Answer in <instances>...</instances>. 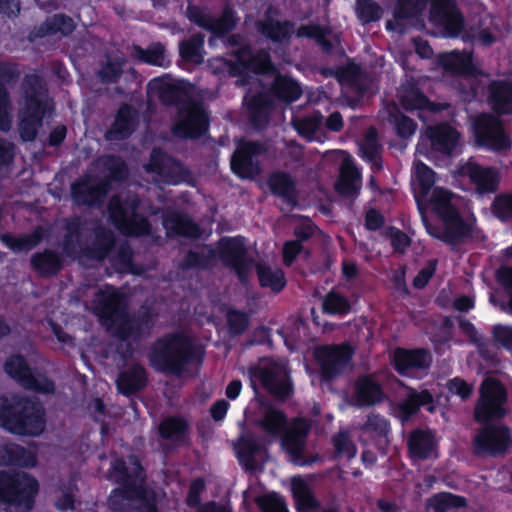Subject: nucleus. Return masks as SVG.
I'll return each mask as SVG.
<instances>
[{"instance_id": "obj_5", "label": "nucleus", "mask_w": 512, "mask_h": 512, "mask_svg": "<svg viewBox=\"0 0 512 512\" xmlns=\"http://www.w3.org/2000/svg\"><path fill=\"white\" fill-rule=\"evenodd\" d=\"M0 426L11 433L38 436L45 428L40 403L17 395L0 397Z\"/></svg>"}, {"instance_id": "obj_4", "label": "nucleus", "mask_w": 512, "mask_h": 512, "mask_svg": "<svg viewBox=\"0 0 512 512\" xmlns=\"http://www.w3.org/2000/svg\"><path fill=\"white\" fill-rule=\"evenodd\" d=\"M109 478L122 484V487L113 490L108 498L110 509L129 511L144 506V512H156L151 503L152 493L143 486L142 468L134 456L129 457L128 462L115 460Z\"/></svg>"}, {"instance_id": "obj_57", "label": "nucleus", "mask_w": 512, "mask_h": 512, "mask_svg": "<svg viewBox=\"0 0 512 512\" xmlns=\"http://www.w3.org/2000/svg\"><path fill=\"white\" fill-rule=\"evenodd\" d=\"M97 168H104V176L122 179L126 175L125 165L120 158L102 157L96 163Z\"/></svg>"}, {"instance_id": "obj_2", "label": "nucleus", "mask_w": 512, "mask_h": 512, "mask_svg": "<svg viewBox=\"0 0 512 512\" xmlns=\"http://www.w3.org/2000/svg\"><path fill=\"white\" fill-rule=\"evenodd\" d=\"M252 405V421L254 424L267 436L282 437V448L288 453L294 464L307 465L308 462L302 460L305 440L309 431L307 421L297 419L287 427L285 414L271 403L260 397H255Z\"/></svg>"}, {"instance_id": "obj_35", "label": "nucleus", "mask_w": 512, "mask_h": 512, "mask_svg": "<svg viewBox=\"0 0 512 512\" xmlns=\"http://www.w3.org/2000/svg\"><path fill=\"white\" fill-rule=\"evenodd\" d=\"M164 228L168 236L182 235L187 237L199 236V228L186 216L179 213H170L164 217Z\"/></svg>"}, {"instance_id": "obj_11", "label": "nucleus", "mask_w": 512, "mask_h": 512, "mask_svg": "<svg viewBox=\"0 0 512 512\" xmlns=\"http://www.w3.org/2000/svg\"><path fill=\"white\" fill-rule=\"evenodd\" d=\"M68 235L64 244V251L71 256L81 259L87 256L96 260L103 259L114 243L113 233L109 230L98 229L95 233V241L91 248L83 250L81 247V224L78 219L68 224Z\"/></svg>"}, {"instance_id": "obj_55", "label": "nucleus", "mask_w": 512, "mask_h": 512, "mask_svg": "<svg viewBox=\"0 0 512 512\" xmlns=\"http://www.w3.org/2000/svg\"><path fill=\"white\" fill-rule=\"evenodd\" d=\"M380 150L377 132L374 128H369L366 132L364 139L360 143V151L362 157L374 162L377 165V156Z\"/></svg>"}, {"instance_id": "obj_42", "label": "nucleus", "mask_w": 512, "mask_h": 512, "mask_svg": "<svg viewBox=\"0 0 512 512\" xmlns=\"http://www.w3.org/2000/svg\"><path fill=\"white\" fill-rule=\"evenodd\" d=\"M420 406H426L429 412H434L435 406L432 404L431 394L426 390L419 393L415 391L410 392L407 398L399 404L402 419L407 420Z\"/></svg>"}, {"instance_id": "obj_48", "label": "nucleus", "mask_w": 512, "mask_h": 512, "mask_svg": "<svg viewBox=\"0 0 512 512\" xmlns=\"http://www.w3.org/2000/svg\"><path fill=\"white\" fill-rule=\"evenodd\" d=\"M298 37H312L314 38L325 51H330L336 44H338V36L331 30L323 29L317 25L302 26L297 30Z\"/></svg>"}, {"instance_id": "obj_26", "label": "nucleus", "mask_w": 512, "mask_h": 512, "mask_svg": "<svg viewBox=\"0 0 512 512\" xmlns=\"http://www.w3.org/2000/svg\"><path fill=\"white\" fill-rule=\"evenodd\" d=\"M342 164L339 180L335 187L339 193L345 196L356 195L361 188V175L355 167L352 158L345 152H341Z\"/></svg>"}, {"instance_id": "obj_18", "label": "nucleus", "mask_w": 512, "mask_h": 512, "mask_svg": "<svg viewBox=\"0 0 512 512\" xmlns=\"http://www.w3.org/2000/svg\"><path fill=\"white\" fill-rule=\"evenodd\" d=\"M265 148L257 142L240 141L231 158V168L241 178H252L259 173L253 158L264 153Z\"/></svg>"}, {"instance_id": "obj_23", "label": "nucleus", "mask_w": 512, "mask_h": 512, "mask_svg": "<svg viewBox=\"0 0 512 512\" xmlns=\"http://www.w3.org/2000/svg\"><path fill=\"white\" fill-rule=\"evenodd\" d=\"M107 183L97 177L85 176L72 185V196L77 204L98 203L107 192Z\"/></svg>"}, {"instance_id": "obj_13", "label": "nucleus", "mask_w": 512, "mask_h": 512, "mask_svg": "<svg viewBox=\"0 0 512 512\" xmlns=\"http://www.w3.org/2000/svg\"><path fill=\"white\" fill-rule=\"evenodd\" d=\"M506 392L495 379L487 378L480 388V399L475 407V418L478 422H487L504 416Z\"/></svg>"}, {"instance_id": "obj_44", "label": "nucleus", "mask_w": 512, "mask_h": 512, "mask_svg": "<svg viewBox=\"0 0 512 512\" xmlns=\"http://www.w3.org/2000/svg\"><path fill=\"white\" fill-rule=\"evenodd\" d=\"M257 274L261 286L270 288L272 291L279 292L286 284L283 271L276 266L259 263Z\"/></svg>"}, {"instance_id": "obj_8", "label": "nucleus", "mask_w": 512, "mask_h": 512, "mask_svg": "<svg viewBox=\"0 0 512 512\" xmlns=\"http://www.w3.org/2000/svg\"><path fill=\"white\" fill-rule=\"evenodd\" d=\"M192 356L191 340L180 334L159 339L151 347L149 360L152 366L161 371L180 373Z\"/></svg>"}, {"instance_id": "obj_30", "label": "nucleus", "mask_w": 512, "mask_h": 512, "mask_svg": "<svg viewBox=\"0 0 512 512\" xmlns=\"http://www.w3.org/2000/svg\"><path fill=\"white\" fill-rule=\"evenodd\" d=\"M15 464L31 468L37 464L36 454L16 444L0 446V465Z\"/></svg>"}, {"instance_id": "obj_19", "label": "nucleus", "mask_w": 512, "mask_h": 512, "mask_svg": "<svg viewBox=\"0 0 512 512\" xmlns=\"http://www.w3.org/2000/svg\"><path fill=\"white\" fill-rule=\"evenodd\" d=\"M219 256L238 274L241 281L246 280L251 263L246 260L244 239L241 237L223 238L219 242Z\"/></svg>"}, {"instance_id": "obj_52", "label": "nucleus", "mask_w": 512, "mask_h": 512, "mask_svg": "<svg viewBox=\"0 0 512 512\" xmlns=\"http://www.w3.org/2000/svg\"><path fill=\"white\" fill-rule=\"evenodd\" d=\"M204 37L194 35L180 44V55L188 62L199 64L203 61Z\"/></svg>"}, {"instance_id": "obj_1", "label": "nucleus", "mask_w": 512, "mask_h": 512, "mask_svg": "<svg viewBox=\"0 0 512 512\" xmlns=\"http://www.w3.org/2000/svg\"><path fill=\"white\" fill-rule=\"evenodd\" d=\"M148 93L164 103L180 102L174 134L181 137H196L208 126L207 115L202 105L194 99L195 87L183 80L169 77L156 78L147 85Z\"/></svg>"}, {"instance_id": "obj_46", "label": "nucleus", "mask_w": 512, "mask_h": 512, "mask_svg": "<svg viewBox=\"0 0 512 512\" xmlns=\"http://www.w3.org/2000/svg\"><path fill=\"white\" fill-rule=\"evenodd\" d=\"M272 90L276 97L286 102L296 101L302 93L298 82L280 74L274 76Z\"/></svg>"}, {"instance_id": "obj_32", "label": "nucleus", "mask_w": 512, "mask_h": 512, "mask_svg": "<svg viewBox=\"0 0 512 512\" xmlns=\"http://www.w3.org/2000/svg\"><path fill=\"white\" fill-rule=\"evenodd\" d=\"M490 101L495 111L501 114L512 112V82L495 81L490 85Z\"/></svg>"}, {"instance_id": "obj_27", "label": "nucleus", "mask_w": 512, "mask_h": 512, "mask_svg": "<svg viewBox=\"0 0 512 512\" xmlns=\"http://www.w3.org/2000/svg\"><path fill=\"white\" fill-rule=\"evenodd\" d=\"M257 27L265 37L279 42L287 39L293 30L292 25L287 21L281 22L277 11L272 9L267 11L265 18L259 21Z\"/></svg>"}, {"instance_id": "obj_7", "label": "nucleus", "mask_w": 512, "mask_h": 512, "mask_svg": "<svg viewBox=\"0 0 512 512\" xmlns=\"http://www.w3.org/2000/svg\"><path fill=\"white\" fill-rule=\"evenodd\" d=\"M92 309L113 335L126 339L133 335V321L123 308V295L112 286L100 288L92 301Z\"/></svg>"}, {"instance_id": "obj_34", "label": "nucleus", "mask_w": 512, "mask_h": 512, "mask_svg": "<svg viewBox=\"0 0 512 512\" xmlns=\"http://www.w3.org/2000/svg\"><path fill=\"white\" fill-rule=\"evenodd\" d=\"M382 399L381 390L372 379L362 378L355 386V393L352 403L356 406L374 405Z\"/></svg>"}, {"instance_id": "obj_47", "label": "nucleus", "mask_w": 512, "mask_h": 512, "mask_svg": "<svg viewBox=\"0 0 512 512\" xmlns=\"http://www.w3.org/2000/svg\"><path fill=\"white\" fill-rule=\"evenodd\" d=\"M292 493L300 512H309L317 508L318 503L311 494L306 482L300 477H294L291 482Z\"/></svg>"}, {"instance_id": "obj_10", "label": "nucleus", "mask_w": 512, "mask_h": 512, "mask_svg": "<svg viewBox=\"0 0 512 512\" xmlns=\"http://www.w3.org/2000/svg\"><path fill=\"white\" fill-rule=\"evenodd\" d=\"M137 204L138 199L132 194H121L110 201V218L124 234L140 236L150 231V225L146 219L136 213Z\"/></svg>"}, {"instance_id": "obj_41", "label": "nucleus", "mask_w": 512, "mask_h": 512, "mask_svg": "<svg viewBox=\"0 0 512 512\" xmlns=\"http://www.w3.org/2000/svg\"><path fill=\"white\" fill-rule=\"evenodd\" d=\"M14 75V71L5 64H0V129L8 130L11 126V107L9 104L7 92L3 84L9 82Z\"/></svg>"}, {"instance_id": "obj_49", "label": "nucleus", "mask_w": 512, "mask_h": 512, "mask_svg": "<svg viewBox=\"0 0 512 512\" xmlns=\"http://www.w3.org/2000/svg\"><path fill=\"white\" fill-rule=\"evenodd\" d=\"M163 439L172 443H178L185 440L187 433V423L181 418H167L159 427Z\"/></svg>"}, {"instance_id": "obj_14", "label": "nucleus", "mask_w": 512, "mask_h": 512, "mask_svg": "<svg viewBox=\"0 0 512 512\" xmlns=\"http://www.w3.org/2000/svg\"><path fill=\"white\" fill-rule=\"evenodd\" d=\"M252 386L255 388V380L258 379L262 385L273 395L285 398L291 392V384L284 361L264 360L252 372Z\"/></svg>"}, {"instance_id": "obj_9", "label": "nucleus", "mask_w": 512, "mask_h": 512, "mask_svg": "<svg viewBox=\"0 0 512 512\" xmlns=\"http://www.w3.org/2000/svg\"><path fill=\"white\" fill-rule=\"evenodd\" d=\"M38 492V483L24 472H0V501L14 505L19 511H29Z\"/></svg>"}, {"instance_id": "obj_24", "label": "nucleus", "mask_w": 512, "mask_h": 512, "mask_svg": "<svg viewBox=\"0 0 512 512\" xmlns=\"http://www.w3.org/2000/svg\"><path fill=\"white\" fill-rule=\"evenodd\" d=\"M430 363L431 357L425 350L397 349L394 352L395 368L402 375L415 376L418 370L427 369Z\"/></svg>"}, {"instance_id": "obj_21", "label": "nucleus", "mask_w": 512, "mask_h": 512, "mask_svg": "<svg viewBox=\"0 0 512 512\" xmlns=\"http://www.w3.org/2000/svg\"><path fill=\"white\" fill-rule=\"evenodd\" d=\"M146 170L157 183L176 184L180 165L160 150H153Z\"/></svg>"}, {"instance_id": "obj_64", "label": "nucleus", "mask_w": 512, "mask_h": 512, "mask_svg": "<svg viewBox=\"0 0 512 512\" xmlns=\"http://www.w3.org/2000/svg\"><path fill=\"white\" fill-rule=\"evenodd\" d=\"M257 502L262 512H288L283 499L274 493L259 497Z\"/></svg>"}, {"instance_id": "obj_12", "label": "nucleus", "mask_w": 512, "mask_h": 512, "mask_svg": "<svg viewBox=\"0 0 512 512\" xmlns=\"http://www.w3.org/2000/svg\"><path fill=\"white\" fill-rule=\"evenodd\" d=\"M474 137L478 145L501 152L509 150L512 139L499 119L490 114H481L473 122Z\"/></svg>"}, {"instance_id": "obj_28", "label": "nucleus", "mask_w": 512, "mask_h": 512, "mask_svg": "<svg viewBox=\"0 0 512 512\" xmlns=\"http://www.w3.org/2000/svg\"><path fill=\"white\" fill-rule=\"evenodd\" d=\"M234 53L236 62L243 70L252 71L254 73H268L273 70L269 54L265 51L253 54L248 47H244L236 50Z\"/></svg>"}, {"instance_id": "obj_56", "label": "nucleus", "mask_w": 512, "mask_h": 512, "mask_svg": "<svg viewBox=\"0 0 512 512\" xmlns=\"http://www.w3.org/2000/svg\"><path fill=\"white\" fill-rule=\"evenodd\" d=\"M76 486L73 483L61 485L54 495V505L59 510H72L75 503Z\"/></svg>"}, {"instance_id": "obj_6", "label": "nucleus", "mask_w": 512, "mask_h": 512, "mask_svg": "<svg viewBox=\"0 0 512 512\" xmlns=\"http://www.w3.org/2000/svg\"><path fill=\"white\" fill-rule=\"evenodd\" d=\"M24 97L20 102L19 132L24 141H32L36 137L43 116L51 110L52 103L46 95L42 79L37 75H29L23 82Z\"/></svg>"}, {"instance_id": "obj_63", "label": "nucleus", "mask_w": 512, "mask_h": 512, "mask_svg": "<svg viewBox=\"0 0 512 512\" xmlns=\"http://www.w3.org/2000/svg\"><path fill=\"white\" fill-rule=\"evenodd\" d=\"M260 443L251 435H243L239 439L238 453L242 460L246 461L249 465L250 458L260 451Z\"/></svg>"}, {"instance_id": "obj_39", "label": "nucleus", "mask_w": 512, "mask_h": 512, "mask_svg": "<svg viewBox=\"0 0 512 512\" xmlns=\"http://www.w3.org/2000/svg\"><path fill=\"white\" fill-rule=\"evenodd\" d=\"M247 107L250 111L252 122L260 127L267 120L268 109L271 105L267 95L259 93L253 94L252 90L249 89L244 97Z\"/></svg>"}, {"instance_id": "obj_53", "label": "nucleus", "mask_w": 512, "mask_h": 512, "mask_svg": "<svg viewBox=\"0 0 512 512\" xmlns=\"http://www.w3.org/2000/svg\"><path fill=\"white\" fill-rule=\"evenodd\" d=\"M387 119L394 126L398 136L402 138H408L416 131V123L412 119L398 112L395 107L391 108Z\"/></svg>"}, {"instance_id": "obj_36", "label": "nucleus", "mask_w": 512, "mask_h": 512, "mask_svg": "<svg viewBox=\"0 0 512 512\" xmlns=\"http://www.w3.org/2000/svg\"><path fill=\"white\" fill-rule=\"evenodd\" d=\"M134 111L129 106H122L116 116L111 129L106 133L108 140H120L127 138L135 126Z\"/></svg>"}, {"instance_id": "obj_33", "label": "nucleus", "mask_w": 512, "mask_h": 512, "mask_svg": "<svg viewBox=\"0 0 512 512\" xmlns=\"http://www.w3.org/2000/svg\"><path fill=\"white\" fill-rule=\"evenodd\" d=\"M44 230L37 228L32 233L23 236H13L9 233L0 234V240L15 253L27 252L36 247L42 240Z\"/></svg>"}, {"instance_id": "obj_15", "label": "nucleus", "mask_w": 512, "mask_h": 512, "mask_svg": "<svg viewBox=\"0 0 512 512\" xmlns=\"http://www.w3.org/2000/svg\"><path fill=\"white\" fill-rule=\"evenodd\" d=\"M5 372L26 389L50 393L54 384L44 376H34L20 355H12L4 364Z\"/></svg>"}, {"instance_id": "obj_58", "label": "nucleus", "mask_w": 512, "mask_h": 512, "mask_svg": "<svg viewBox=\"0 0 512 512\" xmlns=\"http://www.w3.org/2000/svg\"><path fill=\"white\" fill-rule=\"evenodd\" d=\"M336 453L340 457L352 459L357 453V448L347 431L339 432L333 439Z\"/></svg>"}, {"instance_id": "obj_37", "label": "nucleus", "mask_w": 512, "mask_h": 512, "mask_svg": "<svg viewBox=\"0 0 512 512\" xmlns=\"http://www.w3.org/2000/svg\"><path fill=\"white\" fill-rule=\"evenodd\" d=\"M413 179L415 198L417 202H420V200L428 196L433 189L435 174L427 165L419 160H415Z\"/></svg>"}, {"instance_id": "obj_54", "label": "nucleus", "mask_w": 512, "mask_h": 512, "mask_svg": "<svg viewBox=\"0 0 512 512\" xmlns=\"http://www.w3.org/2000/svg\"><path fill=\"white\" fill-rule=\"evenodd\" d=\"M321 120V115L316 113L306 117L294 118L292 120V124L300 136L311 141L314 138L316 130L321 124Z\"/></svg>"}, {"instance_id": "obj_22", "label": "nucleus", "mask_w": 512, "mask_h": 512, "mask_svg": "<svg viewBox=\"0 0 512 512\" xmlns=\"http://www.w3.org/2000/svg\"><path fill=\"white\" fill-rule=\"evenodd\" d=\"M425 136L430 140L432 149L443 154H452L461 145L460 133L447 124L428 126Z\"/></svg>"}, {"instance_id": "obj_3", "label": "nucleus", "mask_w": 512, "mask_h": 512, "mask_svg": "<svg viewBox=\"0 0 512 512\" xmlns=\"http://www.w3.org/2000/svg\"><path fill=\"white\" fill-rule=\"evenodd\" d=\"M417 203L422 222L431 236L453 244L467 234L468 228L456 209V197L448 190L434 187Z\"/></svg>"}, {"instance_id": "obj_16", "label": "nucleus", "mask_w": 512, "mask_h": 512, "mask_svg": "<svg viewBox=\"0 0 512 512\" xmlns=\"http://www.w3.org/2000/svg\"><path fill=\"white\" fill-rule=\"evenodd\" d=\"M351 355L352 349L346 344L322 346L315 351V356L326 378H332L346 371L349 368Z\"/></svg>"}, {"instance_id": "obj_20", "label": "nucleus", "mask_w": 512, "mask_h": 512, "mask_svg": "<svg viewBox=\"0 0 512 512\" xmlns=\"http://www.w3.org/2000/svg\"><path fill=\"white\" fill-rule=\"evenodd\" d=\"M509 441V433L505 428L485 427L475 436L474 449L479 455H496L507 449Z\"/></svg>"}, {"instance_id": "obj_40", "label": "nucleus", "mask_w": 512, "mask_h": 512, "mask_svg": "<svg viewBox=\"0 0 512 512\" xmlns=\"http://www.w3.org/2000/svg\"><path fill=\"white\" fill-rule=\"evenodd\" d=\"M146 376L144 369L139 365H133L123 371L118 379L117 386L123 394H131L145 385Z\"/></svg>"}, {"instance_id": "obj_62", "label": "nucleus", "mask_w": 512, "mask_h": 512, "mask_svg": "<svg viewBox=\"0 0 512 512\" xmlns=\"http://www.w3.org/2000/svg\"><path fill=\"white\" fill-rule=\"evenodd\" d=\"M357 15L364 22L376 21L381 17V8L369 0H359L357 2Z\"/></svg>"}, {"instance_id": "obj_45", "label": "nucleus", "mask_w": 512, "mask_h": 512, "mask_svg": "<svg viewBox=\"0 0 512 512\" xmlns=\"http://www.w3.org/2000/svg\"><path fill=\"white\" fill-rule=\"evenodd\" d=\"M440 64L446 71L452 73H471L473 70L472 58L466 52H450L439 57Z\"/></svg>"}, {"instance_id": "obj_60", "label": "nucleus", "mask_w": 512, "mask_h": 512, "mask_svg": "<svg viewBox=\"0 0 512 512\" xmlns=\"http://www.w3.org/2000/svg\"><path fill=\"white\" fill-rule=\"evenodd\" d=\"M123 63L122 58H109L106 65L99 72L101 80L105 83L115 82L122 73Z\"/></svg>"}, {"instance_id": "obj_29", "label": "nucleus", "mask_w": 512, "mask_h": 512, "mask_svg": "<svg viewBox=\"0 0 512 512\" xmlns=\"http://www.w3.org/2000/svg\"><path fill=\"white\" fill-rule=\"evenodd\" d=\"M398 97L407 110L420 111H438L443 107L430 102L419 90L412 84L403 85L398 91Z\"/></svg>"}, {"instance_id": "obj_31", "label": "nucleus", "mask_w": 512, "mask_h": 512, "mask_svg": "<svg viewBox=\"0 0 512 512\" xmlns=\"http://www.w3.org/2000/svg\"><path fill=\"white\" fill-rule=\"evenodd\" d=\"M409 449L414 459H429L436 456L434 436L429 431H415L409 439Z\"/></svg>"}, {"instance_id": "obj_43", "label": "nucleus", "mask_w": 512, "mask_h": 512, "mask_svg": "<svg viewBox=\"0 0 512 512\" xmlns=\"http://www.w3.org/2000/svg\"><path fill=\"white\" fill-rule=\"evenodd\" d=\"M132 56L150 65L166 67L170 64L165 48L161 43H153L147 49L134 46Z\"/></svg>"}, {"instance_id": "obj_38", "label": "nucleus", "mask_w": 512, "mask_h": 512, "mask_svg": "<svg viewBox=\"0 0 512 512\" xmlns=\"http://www.w3.org/2000/svg\"><path fill=\"white\" fill-rule=\"evenodd\" d=\"M271 192L287 202H294L296 189L293 178L284 172H275L267 180Z\"/></svg>"}, {"instance_id": "obj_59", "label": "nucleus", "mask_w": 512, "mask_h": 512, "mask_svg": "<svg viewBox=\"0 0 512 512\" xmlns=\"http://www.w3.org/2000/svg\"><path fill=\"white\" fill-rule=\"evenodd\" d=\"M350 308L347 299L335 291H331L323 302V309L330 314L346 313Z\"/></svg>"}, {"instance_id": "obj_17", "label": "nucleus", "mask_w": 512, "mask_h": 512, "mask_svg": "<svg viewBox=\"0 0 512 512\" xmlns=\"http://www.w3.org/2000/svg\"><path fill=\"white\" fill-rule=\"evenodd\" d=\"M187 17L191 22L214 34H224L232 30L238 21L230 8H226L220 17L214 18L207 9L189 6Z\"/></svg>"}, {"instance_id": "obj_25", "label": "nucleus", "mask_w": 512, "mask_h": 512, "mask_svg": "<svg viewBox=\"0 0 512 512\" xmlns=\"http://www.w3.org/2000/svg\"><path fill=\"white\" fill-rule=\"evenodd\" d=\"M461 173L469 177L476 186L477 191L481 193L496 191L500 180L499 174L495 169L481 166L475 162H468L462 166Z\"/></svg>"}, {"instance_id": "obj_50", "label": "nucleus", "mask_w": 512, "mask_h": 512, "mask_svg": "<svg viewBox=\"0 0 512 512\" xmlns=\"http://www.w3.org/2000/svg\"><path fill=\"white\" fill-rule=\"evenodd\" d=\"M465 504V498L447 492L435 494L428 500V507L434 512H448Z\"/></svg>"}, {"instance_id": "obj_51", "label": "nucleus", "mask_w": 512, "mask_h": 512, "mask_svg": "<svg viewBox=\"0 0 512 512\" xmlns=\"http://www.w3.org/2000/svg\"><path fill=\"white\" fill-rule=\"evenodd\" d=\"M31 263L39 274L45 276L55 274L60 268L59 257L51 251L35 254L31 259Z\"/></svg>"}, {"instance_id": "obj_61", "label": "nucleus", "mask_w": 512, "mask_h": 512, "mask_svg": "<svg viewBox=\"0 0 512 512\" xmlns=\"http://www.w3.org/2000/svg\"><path fill=\"white\" fill-rule=\"evenodd\" d=\"M471 36L482 45L489 46L500 38V30L498 25L490 20L485 27L473 31Z\"/></svg>"}]
</instances>
